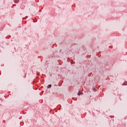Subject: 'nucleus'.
Returning a JSON list of instances; mask_svg holds the SVG:
<instances>
[{
	"instance_id": "obj_1",
	"label": "nucleus",
	"mask_w": 127,
	"mask_h": 127,
	"mask_svg": "<svg viewBox=\"0 0 127 127\" xmlns=\"http://www.w3.org/2000/svg\"><path fill=\"white\" fill-rule=\"evenodd\" d=\"M83 94V93H82L81 91H78V93H77L78 96H80V95Z\"/></svg>"
},
{
	"instance_id": "obj_2",
	"label": "nucleus",
	"mask_w": 127,
	"mask_h": 127,
	"mask_svg": "<svg viewBox=\"0 0 127 127\" xmlns=\"http://www.w3.org/2000/svg\"><path fill=\"white\" fill-rule=\"evenodd\" d=\"M52 87V85L51 84L48 85L47 86V88L49 89Z\"/></svg>"
},
{
	"instance_id": "obj_5",
	"label": "nucleus",
	"mask_w": 127,
	"mask_h": 127,
	"mask_svg": "<svg viewBox=\"0 0 127 127\" xmlns=\"http://www.w3.org/2000/svg\"><path fill=\"white\" fill-rule=\"evenodd\" d=\"M93 91H94V92H96V91H97V90H96V89H95V88H93Z\"/></svg>"
},
{
	"instance_id": "obj_4",
	"label": "nucleus",
	"mask_w": 127,
	"mask_h": 127,
	"mask_svg": "<svg viewBox=\"0 0 127 127\" xmlns=\"http://www.w3.org/2000/svg\"><path fill=\"white\" fill-rule=\"evenodd\" d=\"M14 2H15V3H17V2H19V0H15Z\"/></svg>"
},
{
	"instance_id": "obj_3",
	"label": "nucleus",
	"mask_w": 127,
	"mask_h": 127,
	"mask_svg": "<svg viewBox=\"0 0 127 127\" xmlns=\"http://www.w3.org/2000/svg\"><path fill=\"white\" fill-rule=\"evenodd\" d=\"M123 86H127V81L125 82V83L122 84Z\"/></svg>"
}]
</instances>
